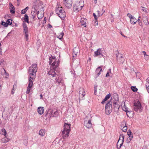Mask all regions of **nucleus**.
Masks as SVG:
<instances>
[{
  "label": "nucleus",
  "mask_w": 149,
  "mask_h": 149,
  "mask_svg": "<svg viewBox=\"0 0 149 149\" xmlns=\"http://www.w3.org/2000/svg\"><path fill=\"white\" fill-rule=\"evenodd\" d=\"M38 70L37 65L36 64H33L29 68V73L30 76L29 83L28 87L31 88L33 84V81L31 80L34 79L36 78V73Z\"/></svg>",
  "instance_id": "nucleus-1"
},
{
  "label": "nucleus",
  "mask_w": 149,
  "mask_h": 149,
  "mask_svg": "<svg viewBox=\"0 0 149 149\" xmlns=\"http://www.w3.org/2000/svg\"><path fill=\"white\" fill-rule=\"evenodd\" d=\"M70 124L65 123L64 129L62 132V136L64 139H66L69 136V134L70 131Z\"/></svg>",
  "instance_id": "nucleus-2"
},
{
  "label": "nucleus",
  "mask_w": 149,
  "mask_h": 149,
  "mask_svg": "<svg viewBox=\"0 0 149 149\" xmlns=\"http://www.w3.org/2000/svg\"><path fill=\"white\" fill-rule=\"evenodd\" d=\"M55 56H51L49 58V64L51 65V68L56 69L59 65V61L58 60L55 58Z\"/></svg>",
  "instance_id": "nucleus-3"
},
{
  "label": "nucleus",
  "mask_w": 149,
  "mask_h": 149,
  "mask_svg": "<svg viewBox=\"0 0 149 149\" xmlns=\"http://www.w3.org/2000/svg\"><path fill=\"white\" fill-rule=\"evenodd\" d=\"M112 100L111 99L108 101L105 106V112L106 113L109 115L112 112L113 107L112 106Z\"/></svg>",
  "instance_id": "nucleus-4"
},
{
  "label": "nucleus",
  "mask_w": 149,
  "mask_h": 149,
  "mask_svg": "<svg viewBox=\"0 0 149 149\" xmlns=\"http://www.w3.org/2000/svg\"><path fill=\"white\" fill-rule=\"evenodd\" d=\"M84 6V2L80 1L79 2H77L73 6V10L74 11L77 12L81 10Z\"/></svg>",
  "instance_id": "nucleus-5"
},
{
  "label": "nucleus",
  "mask_w": 149,
  "mask_h": 149,
  "mask_svg": "<svg viewBox=\"0 0 149 149\" xmlns=\"http://www.w3.org/2000/svg\"><path fill=\"white\" fill-rule=\"evenodd\" d=\"M62 7L58 8L55 10V12L61 18L63 19L65 18L66 16L65 13L63 10Z\"/></svg>",
  "instance_id": "nucleus-6"
},
{
  "label": "nucleus",
  "mask_w": 149,
  "mask_h": 149,
  "mask_svg": "<svg viewBox=\"0 0 149 149\" xmlns=\"http://www.w3.org/2000/svg\"><path fill=\"white\" fill-rule=\"evenodd\" d=\"M79 102L81 100L84 99V96L86 95V93L84 89L82 88H80L79 89Z\"/></svg>",
  "instance_id": "nucleus-7"
},
{
  "label": "nucleus",
  "mask_w": 149,
  "mask_h": 149,
  "mask_svg": "<svg viewBox=\"0 0 149 149\" xmlns=\"http://www.w3.org/2000/svg\"><path fill=\"white\" fill-rule=\"evenodd\" d=\"M124 136L123 134H120L119 139L117 143V147L118 149L120 148L124 142Z\"/></svg>",
  "instance_id": "nucleus-8"
},
{
  "label": "nucleus",
  "mask_w": 149,
  "mask_h": 149,
  "mask_svg": "<svg viewBox=\"0 0 149 149\" xmlns=\"http://www.w3.org/2000/svg\"><path fill=\"white\" fill-rule=\"evenodd\" d=\"M134 109L136 111L139 110V111L141 112L142 111V107L139 101H138L136 102H134Z\"/></svg>",
  "instance_id": "nucleus-9"
},
{
  "label": "nucleus",
  "mask_w": 149,
  "mask_h": 149,
  "mask_svg": "<svg viewBox=\"0 0 149 149\" xmlns=\"http://www.w3.org/2000/svg\"><path fill=\"white\" fill-rule=\"evenodd\" d=\"M116 56L117 61L120 63H123L125 61L123 55L120 53H118L116 54Z\"/></svg>",
  "instance_id": "nucleus-10"
},
{
  "label": "nucleus",
  "mask_w": 149,
  "mask_h": 149,
  "mask_svg": "<svg viewBox=\"0 0 149 149\" xmlns=\"http://www.w3.org/2000/svg\"><path fill=\"white\" fill-rule=\"evenodd\" d=\"M49 113L50 117H56L58 115V113L56 110H53L52 109L49 110Z\"/></svg>",
  "instance_id": "nucleus-11"
},
{
  "label": "nucleus",
  "mask_w": 149,
  "mask_h": 149,
  "mask_svg": "<svg viewBox=\"0 0 149 149\" xmlns=\"http://www.w3.org/2000/svg\"><path fill=\"white\" fill-rule=\"evenodd\" d=\"M65 6L68 8H70L72 5V0H63Z\"/></svg>",
  "instance_id": "nucleus-12"
},
{
  "label": "nucleus",
  "mask_w": 149,
  "mask_h": 149,
  "mask_svg": "<svg viewBox=\"0 0 149 149\" xmlns=\"http://www.w3.org/2000/svg\"><path fill=\"white\" fill-rule=\"evenodd\" d=\"M55 69H53L52 68H51L50 70L48 72V74L49 75H51V77H52V78H54L56 76L57 74L55 72L54 70Z\"/></svg>",
  "instance_id": "nucleus-13"
},
{
  "label": "nucleus",
  "mask_w": 149,
  "mask_h": 149,
  "mask_svg": "<svg viewBox=\"0 0 149 149\" xmlns=\"http://www.w3.org/2000/svg\"><path fill=\"white\" fill-rule=\"evenodd\" d=\"M86 22L87 19H86L84 18H81L80 20V24L82 26L86 27Z\"/></svg>",
  "instance_id": "nucleus-14"
},
{
  "label": "nucleus",
  "mask_w": 149,
  "mask_h": 149,
  "mask_svg": "<svg viewBox=\"0 0 149 149\" xmlns=\"http://www.w3.org/2000/svg\"><path fill=\"white\" fill-rule=\"evenodd\" d=\"M55 81L54 82L56 84H59L61 81V78H59V76L58 75L56 76L55 77Z\"/></svg>",
  "instance_id": "nucleus-15"
},
{
  "label": "nucleus",
  "mask_w": 149,
  "mask_h": 149,
  "mask_svg": "<svg viewBox=\"0 0 149 149\" xmlns=\"http://www.w3.org/2000/svg\"><path fill=\"white\" fill-rule=\"evenodd\" d=\"M84 125L88 128L91 127L92 126V124L91 123V121L90 120H89L88 122L86 121H85Z\"/></svg>",
  "instance_id": "nucleus-16"
},
{
  "label": "nucleus",
  "mask_w": 149,
  "mask_h": 149,
  "mask_svg": "<svg viewBox=\"0 0 149 149\" xmlns=\"http://www.w3.org/2000/svg\"><path fill=\"white\" fill-rule=\"evenodd\" d=\"M44 108L43 107H40L38 108V112L40 115H42L44 112Z\"/></svg>",
  "instance_id": "nucleus-17"
},
{
  "label": "nucleus",
  "mask_w": 149,
  "mask_h": 149,
  "mask_svg": "<svg viewBox=\"0 0 149 149\" xmlns=\"http://www.w3.org/2000/svg\"><path fill=\"white\" fill-rule=\"evenodd\" d=\"M102 71V69L101 67H99L96 70L95 74L97 75L96 77L99 76Z\"/></svg>",
  "instance_id": "nucleus-18"
},
{
  "label": "nucleus",
  "mask_w": 149,
  "mask_h": 149,
  "mask_svg": "<svg viewBox=\"0 0 149 149\" xmlns=\"http://www.w3.org/2000/svg\"><path fill=\"white\" fill-rule=\"evenodd\" d=\"M112 102H113V109L115 111H118L119 108L118 104L116 103L117 102H114L113 101V102L112 101Z\"/></svg>",
  "instance_id": "nucleus-19"
},
{
  "label": "nucleus",
  "mask_w": 149,
  "mask_h": 149,
  "mask_svg": "<svg viewBox=\"0 0 149 149\" xmlns=\"http://www.w3.org/2000/svg\"><path fill=\"white\" fill-rule=\"evenodd\" d=\"M79 50L78 48H75L73 50V52L72 53L73 57L74 58L76 57L77 56V54H78Z\"/></svg>",
  "instance_id": "nucleus-20"
},
{
  "label": "nucleus",
  "mask_w": 149,
  "mask_h": 149,
  "mask_svg": "<svg viewBox=\"0 0 149 149\" xmlns=\"http://www.w3.org/2000/svg\"><path fill=\"white\" fill-rule=\"evenodd\" d=\"M45 133V129L40 130L39 132V134L42 136H43Z\"/></svg>",
  "instance_id": "nucleus-21"
},
{
  "label": "nucleus",
  "mask_w": 149,
  "mask_h": 149,
  "mask_svg": "<svg viewBox=\"0 0 149 149\" xmlns=\"http://www.w3.org/2000/svg\"><path fill=\"white\" fill-rule=\"evenodd\" d=\"M143 22L146 25H148L149 24L148 18L147 17H143Z\"/></svg>",
  "instance_id": "nucleus-22"
},
{
  "label": "nucleus",
  "mask_w": 149,
  "mask_h": 149,
  "mask_svg": "<svg viewBox=\"0 0 149 149\" xmlns=\"http://www.w3.org/2000/svg\"><path fill=\"white\" fill-rule=\"evenodd\" d=\"M101 49L100 48L98 49L97 51L95 52L94 56H98L99 55H101Z\"/></svg>",
  "instance_id": "nucleus-23"
},
{
  "label": "nucleus",
  "mask_w": 149,
  "mask_h": 149,
  "mask_svg": "<svg viewBox=\"0 0 149 149\" xmlns=\"http://www.w3.org/2000/svg\"><path fill=\"white\" fill-rule=\"evenodd\" d=\"M0 134L4 135L5 137L7 136L6 131V130L4 128H3L1 130Z\"/></svg>",
  "instance_id": "nucleus-24"
},
{
  "label": "nucleus",
  "mask_w": 149,
  "mask_h": 149,
  "mask_svg": "<svg viewBox=\"0 0 149 149\" xmlns=\"http://www.w3.org/2000/svg\"><path fill=\"white\" fill-rule=\"evenodd\" d=\"M111 96V95L109 94L107 95L105 97L104 99L102 102L101 103L102 104H104L105 102L107 101L108 99H109Z\"/></svg>",
  "instance_id": "nucleus-25"
},
{
  "label": "nucleus",
  "mask_w": 149,
  "mask_h": 149,
  "mask_svg": "<svg viewBox=\"0 0 149 149\" xmlns=\"http://www.w3.org/2000/svg\"><path fill=\"white\" fill-rule=\"evenodd\" d=\"M59 35L57 36V37L58 38L61 40H62L63 38V37L64 36V34L63 32H62L59 33Z\"/></svg>",
  "instance_id": "nucleus-26"
},
{
  "label": "nucleus",
  "mask_w": 149,
  "mask_h": 149,
  "mask_svg": "<svg viewBox=\"0 0 149 149\" xmlns=\"http://www.w3.org/2000/svg\"><path fill=\"white\" fill-rule=\"evenodd\" d=\"M24 20L25 22H26L28 24L29 23V17L27 15L25 14L24 15Z\"/></svg>",
  "instance_id": "nucleus-27"
},
{
  "label": "nucleus",
  "mask_w": 149,
  "mask_h": 149,
  "mask_svg": "<svg viewBox=\"0 0 149 149\" xmlns=\"http://www.w3.org/2000/svg\"><path fill=\"white\" fill-rule=\"evenodd\" d=\"M137 21L134 17L132 19H130V22L132 24H135L136 22Z\"/></svg>",
  "instance_id": "nucleus-28"
},
{
  "label": "nucleus",
  "mask_w": 149,
  "mask_h": 149,
  "mask_svg": "<svg viewBox=\"0 0 149 149\" xmlns=\"http://www.w3.org/2000/svg\"><path fill=\"white\" fill-rule=\"evenodd\" d=\"M7 136L3 138L1 140V141L3 143H6L9 141V139L6 138Z\"/></svg>",
  "instance_id": "nucleus-29"
},
{
  "label": "nucleus",
  "mask_w": 149,
  "mask_h": 149,
  "mask_svg": "<svg viewBox=\"0 0 149 149\" xmlns=\"http://www.w3.org/2000/svg\"><path fill=\"white\" fill-rule=\"evenodd\" d=\"M10 12L12 14H14L15 12V10L14 6L12 5V7L10 8Z\"/></svg>",
  "instance_id": "nucleus-30"
},
{
  "label": "nucleus",
  "mask_w": 149,
  "mask_h": 149,
  "mask_svg": "<svg viewBox=\"0 0 149 149\" xmlns=\"http://www.w3.org/2000/svg\"><path fill=\"white\" fill-rule=\"evenodd\" d=\"M29 9V7H26L25 8L22 10L21 11L22 14H24Z\"/></svg>",
  "instance_id": "nucleus-31"
},
{
  "label": "nucleus",
  "mask_w": 149,
  "mask_h": 149,
  "mask_svg": "<svg viewBox=\"0 0 149 149\" xmlns=\"http://www.w3.org/2000/svg\"><path fill=\"white\" fill-rule=\"evenodd\" d=\"M127 109H128L126 107V106L125 105V103H124V105L123 107V109L124 111H126V112L127 114V116H128L127 112H130V111H128L127 110Z\"/></svg>",
  "instance_id": "nucleus-32"
},
{
  "label": "nucleus",
  "mask_w": 149,
  "mask_h": 149,
  "mask_svg": "<svg viewBox=\"0 0 149 149\" xmlns=\"http://www.w3.org/2000/svg\"><path fill=\"white\" fill-rule=\"evenodd\" d=\"M132 138L133 136H129V137L127 139V142L128 143H129Z\"/></svg>",
  "instance_id": "nucleus-33"
},
{
  "label": "nucleus",
  "mask_w": 149,
  "mask_h": 149,
  "mask_svg": "<svg viewBox=\"0 0 149 149\" xmlns=\"http://www.w3.org/2000/svg\"><path fill=\"white\" fill-rule=\"evenodd\" d=\"M131 88L132 91L135 92H136L137 91V88L135 86H132L131 87Z\"/></svg>",
  "instance_id": "nucleus-34"
},
{
  "label": "nucleus",
  "mask_w": 149,
  "mask_h": 149,
  "mask_svg": "<svg viewBox=\"0 0 149 149\" xmlns=\"http://www.w3.org/2000/svg\"><path fill=\"white\" fill-rule=\"evenodd\" d=\"M6 23L8 26L9 25H10L12 24V21L10 19H8L6 21Z\"/></svg>",
  "instance_id": "nucleus-35"
},
{
  "label": "nucleus",
  "mask_w": 149,
  "mask_h": 149,
  "mask_svg": "<svg viewBox=\"0 0 149 149\" xmlns=\"http://www.w3.org/2000/svg\"><path fill=\"white\" fill-rule=\"evenodd\" d=\"M140 18H141L140 16H139V18L137 20V21H138V22L139 23V25L140 26H142V22H141V19H140Z\"/></svg>",
  "instance_id": "nucleus-36"
},
{
  "label": "nucleus",
  "mask_w": 149,
  "mask_h": 149,
  "mask_svg": "<svg viewBox=\"0 0 149 149\" xmlns=\"http://www.w3.org/2000/svg\"><path fill=\"white\" fill-rule=\"evenodd\" d=\"M122 130L125 132L127 131V127L126 125L124 126L122 129Z\"/></svg>",
  "instance_id": "nucleus-37"
},
{
  "label": "nucleus",
  "mask_w": 149,
  "mask_h": 149,
  "mask_svg": "<svg viewBox=\"0 0 149 149\" xmlns=\"http://www.w3.org/2000/svg\"><path fill=\"white\" fill-rule=\"evenodd\" d=\"M141 8H142V10L143 11L146 13H147L148 9L147 8L142 6L141 7Z\"/></svg>",
  "instance_id": "nucleus-38"
},
{
  "label": "nucleus",
  "mask_w": 149,
  "mask_h": 149,
  "mask_svg": "<svg viewBox=\"0 0 149 149\" xmlns=\"http://www.w3.org/2000/svg\"><path fill=\"white\" fill-rule=\"evenodd\" d=\"M1 24L2 25L4 26H7L8 25L7 24L6 22H4L3 21H2L1 22Z\"/></svg>",
  "instance_id": "nucleus-39"
},
{
  "label": "nucleus",
  "mask_w": 149,
  "mask_h": 149,
  "mask_svg": "<svg viewBox=\"0 0 149 149\" xmlns=\"http://www.w3.org/2000/svg\"><path fill=\"white\" fill-rule=\"evenodd\" d=\"M28 33H26L25 34V38L26 41L28 40Z\"/></svg>",
  "instance_id": "nucleus-40"
},
{
  "label": "nucleus",
  "mask_w": 149,
  "mask_h": 149,
  "mask_svg": "<svg viewBox=\"0 0 149 149\" xmlns=\"http://www.w3.org/2000/svg\"><path fill=\"white\" fill-rule=\"evenodd\" d=\"M127 16L130 18V19H132L134 17L130 13L127 14Z\"/></svg>",
  "instance_id": "nucleus-41"
},
{
  "label": "nucleus",
  "mask_w": 149,
  "mask_h": 149,
  "mask_svg": "<svg viewBox=\"0 0 149 149\" xmlns=\"http://www.w3.org/2000/svg\"><path fill=\"white\" fill-rule=\"evenodd\" d=\"M23 30H24V32L25 33H28V28H23Z\"/></svg>",
  "instance_id": "nucleus-42"
},
{
  "label": "nucleus",
  "mask_w": 149,
  "mask_h": 149,
  "mask_svg": "<svg viewBox=\"0 0 149 149\" xmlns=\"http://www.w3.org/2000/svg\"><path fill=\"white\" fill-rule=\"evenodd\" d=\"M110 72V73L111 72V69H109V70L107 72L106 74V77L109 76V73Z\"/></svg>",
  "instance_id": "nucleus-43"
},
{
  "label": "nucleus",
  "mask_w": 149,
  "mask_h": 149,
  "mask_svg": "<svg viewBox=\"0 0 149 149\" xmlns=\"http://www.w3.org/2000/svg\"><path fill=\"white\" fill-rule=\"evenodd\" d=\"M29 87H27V90L26 92V93L27 94H28L30 92V91L31 88H29Z\"/></svg>",
  "instance_id": "nucleus-44"
},
{
  "label": "nucleus",
  "mask_w": 149,
  "mask_h": 149,
  "mask_svg": "<svg viewBox=\"0 0 149 149\" xmlns=\"http://www.w3.org/2000/svg\"><path fill=\"white\" fill-rule=\"evenodd\" d=\"M132 132L130 130H129L127 132V135L130 136H133L132 135Z\"/></svg>",
  "instance_id": "nucleus-45"
},
{
  "label": "nucleus",
  "mask_w": 149,
  "mask_h": 149,
  "mask_svg": "<svg viewBox=\"0 0 149 149\" xmlns=\"http://www.w3.org/2000/svg\"><path fill=\"white\" fill-rule=\"evenodd\" d=\"M22 25H23V28L28 27L27 26V25H26V23H25V22H23V23H22Z\"/></svg>",
  "instance_id": "nucleus-46"
},
{
  "label": "nucleus",
  "mask_w": 149,
  "mask_h": 149,
  "mask_svg": "<svg viewBox=\"0 0 149 149\" xmlns=\"http://www.w3.org/2000/svg\"><path fill=\"white\" fill-rule=\"evenodd\" d=\"M104 12H105V11L104 10V11H103V13H102L101 14H100V11H99V10H97V13H98V15H98V16H100L102 15L103 14V13Z\"/></svg>",
  "instance_id": "nucleus-47"
},
{
  "label": "nucleus",
  "mask_w": 149,
  "mask_h": 149,
  "mask_svg": "<svg viewBox=\"0 0 149 149\" xmlns=\"http://www.w3.org/2000/svg\"><path fill=\"white\" fill-rule=\"evenodd\" d=\"M93 16L95 18V20H97V16H96V15H95V14L93 13Z\"/></svg>",
  "instance_id": "nucleus-48"
},
{
  "label": "nucleus",
  "mask_w": 149,
  "mask_h": 149,
  "mask_svg": "<svg viewBox=\"0 0 149 149\" xmlns=\"http://www.w3.org/2000/svg\"><path fill=\"white\" fill-rule=\"evenodd\" d=\"M149 56L147 55H144V58L147 60L149 58Z\"/></svg>",
  "instance_id": "nucleus-49"
},
{
  "label": "nucleus",
  "mask_w": 149,
  "mask_h": 149,
  "mask_svg": "<svg viewBox=\"0 0 149 149\" xmlns=\"http://www.w3.org/2000/svg\"><path fill=\"white\" fill-rule=\"evenodd\" d=\"M146 89L147 90L148 93H149V86H147V85H146Z\"/></svg>",
  "instance_id": "nucleus-50"
},
{
  "label": "nucleus",
  "mask_w": 149,
  "mask_h": 149,
  "mask_svg": "<svg viewBox=\"0 0 149 149\" xmlns=\"http://www.w3.org/2000/svg\"><path fill=\"white\" fill-rule=\"evenodd\" d=\"M98 22L97 21V20H96L95 21V25H98Z\"/></svg>",
  "instance_id": "nucleus-51"
},
{
  "label": "nucleus",
  "mask_w": 149,
  "mask_h": 149,
  "mask_svg": "<svg viewBox=\"0 0 149 149\" xmlns=\"http://www.w3.org/2000/svg\"><path fill=\"white\" fill-rule=\"evenodd\" d=\"M146 81L149 84V78H148L146 80Z\"/></svg>",
  "instance_id": "nucleus-52"
},
{
  "label": "nucleus",
  "mask_w": 149,
  "mask_h": 149,
  "mask_svg": "<svg viewBox=\"0 0 149 149\" xmlns=\"http://www.w3.org/2000/svg\"><path fill=\"white\" fill-rule=\"evenodd\" d=\"M3 62H4V61H3V60H1V61H0V65H1V64L2 63H3Z\"/></svg>",
  "instance_id": "nucleus-53"
},
{
  "label": "nucleus",
  "mask_w": 149,
  "mask_h": 149,
  "mask_svg": "<svg viewBox=\"0 0 149 149\" xmlns=\"http://www.w3.org/2000/svg\"><path fill=\"white\" fill-rule=\"evenodd\" d=\"M143 54L144 55H146V52H145V51H143L142 52Z\"/></svg>",
  "instance_id": "nucleus-54"
},
{
  "label": "nucleus",
  "mask_w": 149,
  "mask_h": 149,
  "mask_svg": "<svg viewBox=\"0 0 149 149\" xmlns=\"http://www.w3.org/2000/svg\"><path fill=\"white\" fill-rule=\"evenodd\" d=\"M48 27H49V28H50L52 27V26L50 24H48Z\"/></svg>",
  "instance_id": "nucleus-55"
},
{
  "label": "nucleus",
  "mask_w": 149,
  "mask_h": 149,
  "mask_svg": "<svg viewBox=\"0 0 149 149\" xmlns=\"http://www.w3.org/2000/svg\"><path fill=\"white\" fill-rule=\"evenodd\" d=\"M95 3L96 4L97 3V0H94Z\"/></svg>",
  "instance_id": "nucleus-56"
},
{
  "label": "nucleus",
  "mask_w": 149,
  "mask_h": 149,
  "mask_svg": "<svg viewBox=\"0 0 149 149\" xmlns=\"http://www.w3.org/2000/svg\"><path fill=\"white\" fill-rule=\"evenodd\" d=\"M96 91H97V89H96L95 88V89H94V93H95H95L96 92Z\"/></svg>",
  "instance_id": "nucleus-57"
},
{
  "label": "nucleus",
  "mask_w": 149,
  "mask_h": 149,
  "mask_svg": "<svg viewBox=\"0 0 149 149\" xmlns=\"http://www.w3.org/2000/svg\"><path fill=\"white\" fill-rule=\"evenodd\" d=\"M116 95L117 96V97L116 98V101H117L118 100V95L117 94H116Z\"/></svg>",
  "instance_id": "nucleus-58"
},
{
  "label": "nucleus",
  "mask_w": 149,
  "mask_h": 149,
  "mask_svg": "<svg viewBox=\"0 0 149 149\" xmlns=\"http://www.w3.org/2000/svg\"><path fill=\"white\" fill-rule=\"evenodd\" d=\"M11 33V32H9V33H8L7 35V36H10V34Z\"/></svg>",
  "instance_id": "nucleus-59"
},
{
  "label": "nucleus",
  "mask_w": 149,
  "mask_h": 149,
  "mask_svg": "<svg viewBox=\"0 0 149 149\" xmlns=\"http://www.w3.org/2000/svg\"><path fill=\"white\" fill-rule=\"evenodd\" d=\"M40 96L41 98H42V94L40 95Z\"/></svg>",
  "instance_id": "nucleus-60"
},
{
  "label": "nucleus",
  "mask_w": 149,
  "mask_h": 149,
  "mask_svg": "<svg viewBox=\"0 0 149 149\" xmlns=\"http://www.w3.org/2000/svg\"><path fill=\"white\" fill-rule=\"evenodd\" d=\"M89 60H91V58H89Z\"/></svg>",
  "instance_id": "nucleus-61"
},
{
  "label": "nucleus",
  "mask_w": 149,
  "mask_h": 149,
  "mask_svg": "<svg viewBox=\"0 0 149 149\" xmlns=\"http://www.w3.org/2000/svg\"><path fill=\"white\" fill-rule=\"evenodd\" d=\"M121 35L122 36H123L125 37V36H123V35L122 34H121Z\"/></svg>",
  "instance_id": "nucleus-62"
},
{
  "label": "nucleus",
  "mask_w": 149,
  "mask_h": 149,
  "mask_svg": "<svg viewBox=\"0 0 149 149\" xmlns=\"http://www.w3.org/2000/svg\"><path fill=\"white\" fill-rule=\"evenodd\" d=\"M37 13H39V11H38V12H37Z\"/></svg>",
  "instance_id": "nucleus-63"
},
{
  "label": "nucleus",
  "mask_w": 149,
  "mask_h": 149,
  "mask_svg": "<svg viewBox=\"0 0 149 149\" xmlns=\"http://www.w3.org/2000/svg\"><path fill=\"white\" fill-rule=\"evenodd\" d=\"M13 94V92H12V94Z\"/></svg>",
  "instance_id": "nucleus-64"
}]
</instances>
